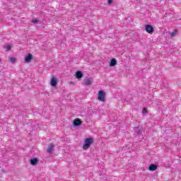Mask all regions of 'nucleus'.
Returning <instances> with one entry per match:
<instances>
[{"instance_id": "nucleus-1", "label": "nucleus", "mask_w": 181, "mask_h": 181, "mask_svg": "<svg viewBox=\"0 0 181 181\" xmlns=\"http://www.w3.org/2000/svg\"><path fill=\"white\" fill-rule=\"evenodd\" d=\"M93 142H94V139L93 138L86 139L84 141V144L83 146V149H84L85 151L88 149V148H90V146L93 145Z\"/></svg>"}, {"instance_id": "nucleus-2", "label": "nucleus", "mask_w": 181, "mask_h": 181, "mask_svg": "<svg viewBox=\"0 0 181 181\" xmlns=\"http://www.w3.org/2000/svg\"><path fill=\"white\" fill-rule=\"evenodd\" d=\"M98 100L104 103L105 101V92L104 90H99L98 95Z\"/></svg>"}, {"instance_id": "nucleus-3", "label": "nucleus", "mask_w": 181, "mask_h": 181, "mask_svg": "<svg viewBox=\"0 0 181 181\" xmlns=\"http://www.w3.org/2000/svg\"><path fill=\"white\" fill-rule=\"evenodd\" d=\"M146 31L147 33L153 34V32H155V30L153 29V27L151 25H146Z\"/></svg>"}, {"instance_id": "nucleus-4", "label": "nucleus", "mask_w": 181, "mask_h": 181, "mask_svg": "<svg viewBox=\"0 0 181 181\" xmlns=\"http://www.w3.org/2000/svg\"><path fill=\"white\" fill-rule=\"evenodd\" d=\"M54 144H49L47 148V153L52 154V153H54Z\"/></svg>"}, {"instance_id": "nucleus-5", "label": "nucleus", "mask_w": 181, "mask_h": 181, "mask_svg": "<svg viewBox=\"0 0 181 181\" xmlns=\"http://www.w3.org/2000/svg\"><path fill=\"white\" fill-rule=\"evenodd\" d=\"M33 60V55L32 54H28L25 57V63H30Z\"/></svg>"}, {"instance_id": "nucleus-6", "label": "nucleus", "mask_w": 181, "mask_h": 181, "mask_svg": "<svg viewBox=\"0 0 181 181\" xmlns=\"http://www.w3.org/2000/svg\"><path fill=\"white\" fill-rule=\"evenodd\" d=\"M86 86H91V83H93V78H85L84 79Z\"/></svg>"}, {"instance_id": "nucleus-7", "label": "nucleus", "mask_w": 181, "mask_h": 181, "mask_svg": "<svg viewBox=\"0 0 181 181\" xmlns=\"http://www.w3.org/2000/svg\"><path fill=\"white\" fill-rule=\"evenodd\" d=\"M81 124H83V122H81V120L80 119H75L74 120V125L75 127H80V125H81Z\"/></svg>"}, {"instance_id": "nucleus-8", "label": "nucleus", "mask_w": 181, "mask_h": 181, "mask_svg": "<svg viewBox=\"0 0 181 181\" xmlns=\"http://www.w3.org/2000/svg\"><path fill=\"white\" fill-rule=\"evenodd\" d=\"M50 84L52 87H56V86H57V79L54 77H52Z\"/></svg>"}, {"instance_id": "nucleus-9", "label": "nucleus", "mask_w": 181, "mask_h": 181, "mask_svg": "<svg viewBox=\"0 0 181 181\" xmlns=\"http://www.w3.org/2000/svg\"><path fill=\"white\" fill-rule=\"evenodd\" d=\"M148 169L151 172H153V171H155V170H156L158 169V165H156L155 164H151V165H150Z\"/></svg>"}, {"instance_id": "nucleus-10", "label": "nucleus", "mask_w": 181, "mask_h": 181, "mask_svg": "<svg viewBox=\"0 0 181 181\" xmlns=\"http://www.w3.org/2000/svg\"><path fill=\"white\" fill-rule=\"evenodd\" d=\"M110 67H114L115 66H117V59H112L110 62Z\"/></svg>"}, {"instance_id": "nucleus-11", "label": "nucleus", "mask_w": 181, "mask_h": 181, "mask_svg": "<svg viewBox=\"0 0 181 181\" xmlns=\"http://www.w3.org/2000/svg\"><path fill=\"white\" fill-rule=\"evenodd\" d=\"M38 162L39 160H37V158H33L30 160V164L33 165V166L37 165Z\"/></svg>"}, {"instance_id": "nucleus-12", "label": "nucleus", "mask_w": 181, "mask_h": 181, "mask_svg": "<svg viewBox=\"0 0 181 181\" xmlns=\"http://www.w3.org/2000/svg\"><path fill=\"white\" fill-rule=\"evenodd\" d=\"M76 78H83V72L81 71H78L76 74Z\"/></svg>"}, {"instance_id": "nucleus-13", "label": "nucleus", "mask_w": 181, "mask_h": 181, "mask_svg": "<svg viewBox=\"0 0 181 181\" xmlns=\"http://www.w3.org/2000/svg\"><path fill=\"white\" fill-rule=\"evenodd\" d=\"M170 37H175V36H176V35H177V30H175L174 32L170 33Z\"/></svg>"}, {"instance_id": "nucleus-14", "label": "nucleus", "mask_w": 181, "mask_h": 181, "mask_svg": "<svg viewBox=\"0 0 181 181\" xmlns=\"http://www.w3.org/2000/svg\"><path fill=\"white\" fill-rule=\"evenodd\" d=\"M5 49H6V52H9L11 49V47L10 45H8L5 47Z\"/></svg>"}, {"instance_id": "nucleus-15", "label": "nucleus", "mask_w": 181, "mask_h": 181, "mask_svg": "<svg viewBox=\"0 0 181 181\" xmlns=\"http://www.w3.org/2000/svg\"><path fill=\"white\" fill-rule=\"evenodd\" d=\"M32 23H35V24L39 23V20L33 19L32 20Z\"/></svg>"}, {"instance_id": "nucleus-16", "label": "nucleus", "mask_w": 181, "mask_h": 181, "mask_svg": "<svg viewBox=\"0 0 181 181\" xmlns=\"http://www.w3.org/2000/svg\"><path fill=\"white\" fill-rule=\"evenodd\" d=\"M10 60H11V63H14L15 62H16V58H15V57H11V58L10 59Z\"/></svg>"}, {"instance_id": "nucleus-17", "label": "nucleus", "mask_w": 181, "mask_h": 181, "mask_svg": "<svg viewBox=\"0 0 181 181\" xmlns=\"http://www.w3.org/2000/svg\"><path fill=\"white\" fill-rule=\"evenodd\" d=\"M146 107L143 108V114H146Z\"/></svg>"}, {"instance_id": "nucleus-18", "label": "nucleus", "mask_w": 181, "mask_h": 181, "mask_svg": "<svg viewBox=\"0 0 181 181\" xmlns=\"http://www.w3.org/2000/svg\"><path fill=\"white\" fill-rule=\"evenodd\" d=\"M107 4H112V0H107Z\"/></svg>"}, {"instance_id": "nucleus-19", "label": "nucleus", "mask_w": 181, "mask_h": 181, "mask_svg": "<svg viewBox=\"0 0 181 181\" xmlns=\"http://www.w3.org/2000/svg\"><path fill=\"white\" fill-rule=\"evenodd\" d=\"M136 132H137V134H141V132L139 130Z\"/></svg>"}, {"instance_id": "nucleus-20", "label": "nucleus", "mask_w": 181, "mask_h": 181, "mask_svg": "<svg viewBox=\"0 0 181 181\" xmlns=\"http://www.w3.org/2000/svg\"><path fill=\"white\" fill-rule=\"evenodd\" d=\"M0 62H1V59H0Z\"/></svg>"}]
</instances>
